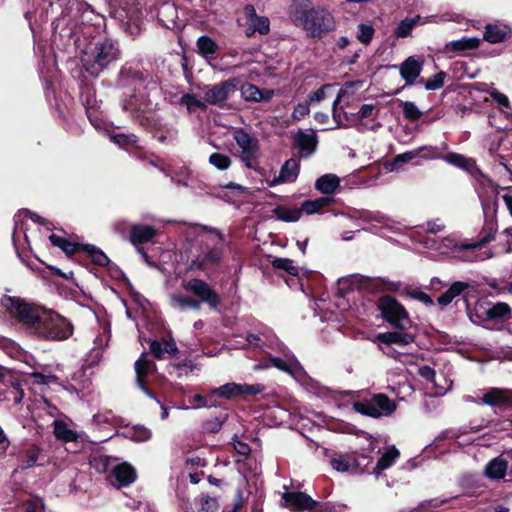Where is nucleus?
<instances>
[{
  "label": "nucleus",
  "instance_id": "obj_1",
  "mask_svg": "<svg viewBox=\"0 0 512 512\" xmlns=\"http://www.w3.org/2000/svg\"><path fill=\"white\" fill-rule=\"evenodd\" d=\"M290 18L312 38L321 39L336 28L332 12L325 6H312L309 0H294Z\"/></svg>",
  "mask_w": 512,
  "mask_h": 512
},
{
  "label": "nucleus",
  "instance_id": "obj_2",
  "mask_svg": "<svg viewBox=\"0 0 512 512\" xmlns=\"http://www.w3.org/2000/svg\"><path fill=\"white\" fill-rule=\"evenodd\" d=\"M494 233L495 229L493 224H491L489 231L485 232L477 241L460 242L453 237H427L424 241V245L427 249L434 250L440 255L448 256L456 260H482L484 257L476 254L475 250L488 243L493 238Z\"/></svg>",
  "mask_w": 512,
  "mask_h": 512
},
{
  "label": "nucleus",
  "instance_id": "obj_3",
  "mask_svg": "<svg viewBox=\"0 0 512 512\" xmlns=\"http://www.w3.org/2000/svg\"><path fill=\"white\" fill-rule=\"evenodd\" d=\"M0 305L10 318L22 324L31 335H34L45 307L9 295L1 298Z\"/></svg>",
  "mask_w": 512,
  "mask_h": 512
},
{
  "label": "nucleus",
  "instance_id": "obj_4",
  "mask_svg": "<svg viewBox=\"0 0 512 512\" xmlns=\"http://www.w3.org/2000/svg\"><path fill=\"white\" fill-rule=\"evenodd\" d=\"M121 51L117 41L110 38L97 40L89 51L85 52L82 62L87 72L99 75L110 64L120 58Z\"/></svg>",
  "mask_w": 512,
  "mask_h": 512
},
{
  "label": "nucleus",
  "instance_id": "obj_5",
  "mask_svg": "<svg viewBox=\"0 0 512 512\" xmlns=\"http://www.w3.org/2000/svg\"><path fill=\"white\" fill-rule=\"evenodd\" d=\"M184 288L199 297L200 300H195L185 295L174 294L171 296L173 307L199 310L201 302H206L211 308L215 309L220 304L219 295L203 280L191 279L184 283Z\"/></svg>",
  "mask_w": 512,
  "mask_h": 512
},
{
  "label": "nucleus",
  "instance_id": "obj_6",
  "mask_svg": "<svg viewBox=\"0 0 512 512\" xmlns=\"http://www.w3.org/2000/svg\"><path fill=\"white\" fill-rule=\"evenodd\" d=\"M73 334L72 324L63 316L45 308L33 336L48 341H62Z\"/></svg>",
  "mask_w": 512,
  "mask_h": 512
},
{
  "label": "nucleus",
  "instance_id": "obj_7",
  "mask_svg": "<svg viewBox=\"0 0 512 512\" xmlns=\"http://www.w3.org/2000/svg\"><path fill=\"white\" fill-rule=\"evenodd\" d=\"M376 440H368L367 448H363L361 452L354 451L349 454L335 453L330 457V465L338 472H367L368 467L372 464L373 458L366 454V451H373L376 448Z\"/></svg>",
  "mask_w": 512,
  "mask_h": 512
},
{
  "label": "nucleus",
  "instance_id": "obj_8",
  "mask_svg": "<svg viewBox=\"0 0 512 512\" xmlns=\"http://www.w3.org/2000/svg\"><path fill=\"white\" fill-rule=\"evenodd\" d=\"M233 139L240 148V160L245 167L257 170L259 167L260 145L256 137L250 135L242 128H236L233 131Z\"/></svg>",
  "mask_w": 512,
  "mask_h": 512
},
{
  "label": "nucleus",
  "instance_id": "obj_9",
  "mask_svg": "<svg viewBox=\"0 0 512 512\" xmlns=\"http://www.w3.org/2000/svg\"><path fill=\"white\" fill-rule=\"evenodd\" d=\"M354 410L373 418L390 416L396 410V403L385 394H376L366 401L355 402Z\"/></svg>",
  "mask_w": 512,
  "mask_h": 512
},
{
  "label": "nucleus",
  "instance_id": "obj_10",
  "mask_svg": "<svg viewBox=\"0 0 512 512\" xmlns=\"http://www.w3.org/2000/svg\"><path fill=\"white\" fill-rule=\"evenodd\" d=\"M378 309L383 318L396 328L404 329L409 324V317L404 307L393 297L383 296L379 299Z\"/></svg>",
  "mask_w": 512,
  "mask_h": 512
},
{
  "label": "nucleus",
  "instance_id": "obj_11",
  "mask_svg": "<svg viewBox=\"0 0 512 512\" xmlns=\"http://www.w3.org/2000/svg\"><path fill=\"white\" fill-rule=\"evenodd\" d=\"M483 475L493 481L512 482V452H504L491 459L485 465Z\"/></svg>",
  "mask_w": 512,
  "mask_h": 512
},
{
  "label": "nucleus",
  "instance_id": "obj_12",
  "mask_svg": "<svg viewBox=\"0 0 512 512\" xmlns=\"http://www.w3.org/2000/svg\"><path fill=\"white\" fill-rule=\"evenodd\" d=\"M356 217L368 224L363 230L375 234L381 233L383 230L394 231L397 228V223L393 219L378 211H358Z\"/></svg>",
  "mask_w": 512,
  "mask_h": 512
},
{
  "label": "nucleus",
  "instance_id": "obj_13",
  "mask_svg": "<svg viewBox=\"0 0 512 512\" xmlns=\"http://www.w3.org/2000/svg\"><path fill=\"white\" fill-rule=\"evenodd\" d=\"M238 86L236 78H230L221 83L214 85H207L203 88L204 102L210 105H218L226 101L231 93H233Z\"/></svg>",
  "mask_w": 512,
  "mask_h": 512
},
{
  "label": "nucleus",
  "instance_id": "obj_14",
  "mask_svg": "<svg viewBox=\"0 0 512 512\" xmlns=\"http://www.w3.org/2000/svg\"><path fill=\"white\" fill-rule=\"evenodd\" d=\"M263 390L264 386L260 384L249 385L232 382L213 389L212 394L226 399H233L244 395H256Z\"/></svg>",
  "mask_w": 512,
  "mask_h": 512
},
{
  "label": "nucleus",
  "instance_id": "obj_15",
  "mask_svg": "<svg viewBox=\"0 0 512 512\" xmlns=\"http://www.w3.org/2000/svg\"><path fill=\"white\" fill-rule=\"evenodd\" d=\"M244 14L247 20L246 35L248 37L258 33L260 35H267L270 32V21L266 16H259L253 5H246L244 7Z\"/></svg>",
  "mask_w": 512,
  "mask_h": 512
},
{
  "label": "nucleus",
  "instance_id": "obj_16",
  "mask_svg": "<svg viewBox=\"0 0 512 512\" xmlns=\"http://www.w3.org/2000/svg\"><path fill=\"white\" fill-rule=\"evenodd\" d=\"M284 490L285 491L282 493V499L284 501L283 506L286 508H290L294 511H304L312 510L317 505V502L306 493L288 491L286 486H284Z\"/></svg>",
  "mask_w": 512,
  "mask_h": 512
},
{
  "label": "nucleus",
  "instance_id": "obj_17",
  "mask_svg": "<svg viewBox=\"0 0 512 512\" xmlns=\"http://www.w3.org/2000/svg\"><path fill=\"white\" fill-rule=\"evenodd\" d=\"M136 480V471L128 463L116 462L111 474H108V482L116 487L121 488L130 485Z\"/></svg>",
  "mask_w": 512,
  "mask_h": 512
},
{
  "label": "nucleus",
  "instance_id": "obj_18",
  "mask_svg": "<svg viewBox=\"0 0 512 512\" xmlns=\"http://www.w3.org/2000/svg\"><path fill=\"white\" fill-rule=\"evenodd\" d=\"M211 241L214 246L210 248L205 254L197 257L192 262V267L197 269H203L209 264L218 263L223 255V238L220 233H216L211 237Z\"/></svg>",
  "mask_w": 512,
  "mask_h": 512
},
{
  "label": "nucleus",
  "instance_id": "obj_19",
  "mask_svg": "<svg viewBox=\"0 0 512 512\" xmlns=\"http://www.w3.org/2000/svg\"><path fill=\"white\" fill-rule=\"evenodd\" d=\"M477 403L498 408L512 407V391L503 388H490L484 392Z\"/></svg>",
  "mask_w": 512,
  "mask_h": 512
},
{
  "label": "nucleus",
  "instance_id": "obj_20",
  "mask_svg": "<svg viewBox=\"0 0 512 512\" xmlns=\"http://www.w3.org/2000/svg\"><path fill=\"white\" fill-rule=\"evenodd\" d=\"M156 234L157 230L149 225L134 224L130 227V241L145 260L148 256L141 245L151 241Z\"/></svg>",
  "mask_w": 512,
  "mask_h": 512
},
{
  "label": "nucleus",
  "instance_id": "obj_21",
  "mask_svg": "<svg viewBox=\"0 0 512 512\" xmlns=\"http://www.w3.org/2000/svg\"><path fill=\"white\" fill-rule=\"evenodd\" d=\"M18 468L27 470L44 464V455L40 446L31 444L24 448L18 455Z\"/></svg>",
  "mask_w": 512,
  "mask_h": 512
},
{
  "label": "nucleus",
  "instance_id": "obj_22",
  "mask_svg": "<svg viewBox=\"0 0 512 512\" xmlns=\"http://www.w3.org/2000/svg\"><path fill=\"white\" fill-rule=\"evenodd\" d=\"M156 371L155 363L147 358L146 353H142L135 362L136 381L139 388L149 397L154 398L153 394L145 387L146 378Z\"/></svg>",
  "mask_w": 512,
  "mask_h": 512
},
{
  "label": "nucleus",
  "instance_id": "obj_23",
  "mask_svg": "<svg viewBox=\"0 0 512 512\" xmlns=\"http://www.w3.org/2000/svg\"><path fill=\"white\" fill-rule=\"evenodd\" d=\"M299 162L295 158H290L282 165L279 175L268 182L270 187H275L282 183H292L299 175Z\"/></svg>",
  "mask_w": 512,
  "mask_h": 512
},
{
  "label": "nucleus",
  "instance_id": "obj_24",
  "mask_svg": "<svg viewBox=\"0 0 512 512\" xmlns=\"http://www.w3.org/2000/svg\"><path fill=\"white\" fill-rule=\"evenodd\" d=\"M271 366L277 369L287 372L289 374H295L301 370L299 361L288 349L282 351V356H272L269 358Z\"/></svg>",
  "mask_w": 512,
  "mask_h": 512
},
{
  "label": "nucleus",
  "instance_id": "obj_25",
  "mask_svg": "<svg viewBox=\"0 0 512 512\" xmlns=\"http://www.w3.org/2000/svg\"><path fill=\"white\" fill-rule=\"evenodd\" d=\"M294 142L299 148L302 157H309L317 147V136L314 131L299 130L295 135Z\"/></svg>",
  "mask_w": 512,
  "mask_h": 512
},
{
  "label": "nucleus",
  "instance_id": "obj_26",
  "mask_svg": "<svg viewBox=\"0 0 512 512\" xmlns=\"http://www.w3.org/2000/svg\"><path fill=\"white\" fill-rule=\"evenodd\" d=\"M423 63L414 56L408 57L400 66V75L407 85H413L422 71Z\"/></svg>",
  "mask_w": 512,
  "mask_h": 512
},
{
  "label": "nucleus",
  "instance_id": "obj_27",
  "mask_svg": "<svg viewBox=\"0 0 512 512\" xmlns=\"http://www.w3.org/2000/svg\"><path fill=\"white\" fill-rule=\"evenodd\" d=\"M240 91L243 99L249 102L269 101L274 96V90H260L256 85L251 83L243 84Z\"/></svg>",
  "mask_w": 512,
  "mask_h": 512
},
{
  "label": "nucleus",
  "instance_id": "obj_28",
  "mask_svg": "<svg viewBox=\"0 0 512 512\" xmlns=\"http://www.w3.org/2000/svg\"><path fill=\"white\" fill-rule=\"evenodd\" d=\"M510 33L511 30L507 25L496 22L486 25L483 38L489 43L496 44L503 42Z\"/></svg>",
  "mask_w": 512,
  "mask_h": 512
},
{
  "label": "nucleus",
  "instance_id": "obj_29",
  "mask_svg": "<svg viewBox=\"0 0 512 512\" xmlns=\"http://www.w3.org/2000/svg\"><path fill=\"white\" fill-rule=\"evenodd\" d=\"M509 313V306L501 302L492 305L488 304L486 306L483 304H479L476 307V314L484 315L488 320L503 319Z\"/></svg>",
  "mask_w": 512,
  "mask_h": 512
},
{
  "label": "nucleus",
  "instance_id": "obj_30",
  "mask_svg": "<svg viewBox=\"0 0 512 512\" xmlns=\"http://www.w3.org/2000/svg\"><path fill=\"white\" fill-rule=\"evenodd\" d=\"M77 11L83 24L100 28L104 24V17L97 13L91 5L85 2L78 3Z\"/></svg>",
  "mask_w": 512,
  "mask_h": 512
},
{
  "label": "nucleus",
  "instance_id": "obj_31",
  "mask_svg": "<svg viewBox=\"0 0 512 512\" xmlns=\"http://www.w3.org/2000/svg\"><path fill=\"white\" fill-rule=\"evenodd\" d=\"M377 340L386 345L406 346L414 342V336L407 332H386L378 334Z\"/></svg>",
  "mask_w": 512,
  "mask_h": 512
},
{
  "label": "nucleus",
  "instance_id": "obj_32",
  "mask_svg": "<svg viewBox=\"0 0 512 512\" xmlns=\"http://www.w3.org/2000/svg\"><path fill=\"white\" fill-rule=\"evenodd\" d=\"M399 456V450L395 446H390L379 458L372 472L376 476H379L381 472L390 468L397 461Z\"/></svg>",
  "mask_w": 512,
  "mask_h": 512
},
{
  "label": "nucleus",
  "instance_id": "obj_33",
  "mask_svg": "<svg viewBox=\"0 0 512 512\" xmlns=\"http://www.w3.org/2000/svg\"><path fill=\"white\" fill-rule=\"evenodd\" d=\"M422 151H427V153L424 154L425 158L436 159V158L440 157L438 149L436 147L422 146L416 150L408 151V152L397 155L394 159V162H395V164L407 163V162L411 161L412 159H414L416 156H418L419 153Z\"/></svg>",
  "mask_w": 512,
  "mask_h": 512
},
{
  "label": "nucleus",
  "instance_id": "obj_34",
  "mask_svg": "<svg viewBox=\"0 0 512 512\" xmlns=\"http://www.w3.org/2000/svg\"><path fill=\"white\" fill-rule=\"evenodd\" d=\"M340 185V178L335 174H325L315 182V188L322 194H333Z\"/></svg>",
  "mask_w": 512,
  "mask_h": 512
},
{
  "label": "nucleus",
  "instance_id": "obj_35",
  "mask_svg": "<svg viewBox=\"0 0 512 512\" xmlns=\"http://www.w3.org/2000/svg\"><path fill=\"white\" fill-rule=\"evenodd\" d=\"M469 287V284L463 281H456L438 297L437 303L441 306L449 305L457 296Z\"/></svg>",
  "mask_w": 512,
  "mask_h": 512
},
{
  "label": "nucleus",
  "instance_id": "obj_36",
  "mask_svg": "<svg viewBox=\"0 0 512 512\" xmlns=\"http://www.w3.org/2000/svg\"><path fill=\"white\" fill-rule=\"evenodd\" d=\"M481 40L477 37H462L458 40L450 41L446 44L447 51H466L474 50L480 46Z\"/></svg>",
  "mask_w": 512,
  "mask_h": 512
},
{
  "label": "nucleus",
  "instance_id": "obj_37",
  "mask_svg": "<svg viewBox=\"0 0 512 512\" xmlns=\"http://www.w3.org/2000/svg\"><path fill=\"white\" fill-rule=\"evenodd\" d=\"M117 460L118 459L107 455H98L91 459L90 464L99 473H104L106 475V480H108V474H111Z\"/></svg>",
  "mask_w": 512,
  "mask_h": 512
},
{
  "label": "nucleus",
  "instance_id": "obj_38",
  "mask_svg": "<svg viewBox=\"0 0 512 512\" xmlns=\"http://www.w3.org/2000/svg\"><path fill=\"white\" fill-rule=\"evenodd\" d=\"M332 198L320 197L315 200H306L301 204V213L305 212L308 215L318 213L321 209L329 206L332 203Z\"/></svg>",
  "mask_w": 512,
  "mask_h": 512
},
{
  "label": "nucleus",
  "instance_id": "obj_39",
  "mask_svg": "<svg viewBox=\"0 0 512 512\" xmlns=\"http://www.w3.org/2000/svg\"><path fill=\"white\" fill-rule=\"evenodd\" d=\"M195 503L199 512H217L220 508L218 499L208 494H200Z\"/></svg>",
  "mask_w": 512,
  "mask_h": 512
},
{
  "label": "nucleus",
  "instance_id": "obj_40",
  "mask_svg": "<svg viewBox=\"0 0 512 512\" xmlns=\"http://www.w3.org/2000/svg\"><path fill=\"white\" fill-rule=\"evenodd\" d=\"M274 216L281 221L296 222L301 217L300 208H289L287 206H277L273 210Z\"/></svg>",
  "mask_w": 512,
  "mask_h": 512
},
{
  "label": "nucleus",
  "instance_id": "obj_41",
  "mask_svg": "<svg viewBox=\"0 0 512 512\" xmlns=\"http://www.w3.org/2000/svg\"><path fill=\"white\" fill-rule=\"evenodd\" d=\"M182 102L180 106L186 108L189 114L194 113L197 109L202 111L207 109V105L204 101L198 99L194 94L184 93L181 96Z\"/></svg>",
  "mask_w": 512,
  "mask_h": 512
},
{
  "label": "nucleus",
  "instance_id": "obj_42",
  "mask_svg": "<svg viewBox=\"0 0 512 512\" xmlns=\"http://www.w3.org/2000/svg\"><path fill=\"white\" fill-rule=\"evenodd\" d=\"M49 240L54 246L59 247L66 255L74 254L79 247L78 244L72 243L68 241L66 238L58 236L56 234H51L49 236Z\"/></svg>",
  "mask_w": 512,
  "mask_h": 512
},
{
  "label": "nucleus",
  "instance_id": "obj_43",
  "mask_svg": "<svg viewBox=\"0 0 512 512\" xmlns=\"http://www.w3.org/2000/svg\"><path fill=\"white\" fill-rule=\"evenodd\" d=\"M125 437L135 442H145L151 438V431L144 426H133L124 433Z\"/></svg>",
  "mask_w": 512,
  "mask_h": 512
},
{
  "label": "nucleus",
  "instance_id": "obj_44",
  "mask_svg": "<svg viewBox=\"0 0 512 512\" xmlns=\"http://www.w3.org/2000/svg\"><path fill=\"white\" fill-rule=\"evenodd\" d=\"M419 17L416 18H406L402 20L398 26L396 27L394 34L397 38H405L409 36L413 30V28L418 23Z\"/></svg>",
  "mask_w": 512,
  "mask_h": 512
},
{
  "label": "nucleus",
  "instance_id": "obj_45",
  "mask_svg": "<svg viewBox=\"0 0 512 512\" xmlns=\"http://www.w3.org/2000/svg\"><path fill=\"white\" fill-rule=\"evenodd\" d=\"M446 77L447 74L444 71H440L426 80L421 79L420 82L426 90L435 91L443 87Z\"/></svg>",
  "mask_w": 512,
  "mask_h": 512
},
{
  "label": "nucleus",
  "instance_id": "obj_46",
  "mask_svg": "<svg viewBox=\"0 0 512 512\" xmlns=\"http://www.w3.org/2000/svg\"><path fill=\"white\" fill-rule=\"evenodd\" d=\"M84 250L88 254V256L91 258L93 263L99 265V266H106L109 263V258L105 255L103 251H101L99 248L93 246V245H85Z\"/></svg>",
  "mask_w": 512,
  "mask_h": 512
},
{
  "label": "nucleus",
  "instance_id": "obj_47",
  "mask_svg": "<svg viewBox=\"0 0 512 512\" xmlns=\"http://www.w3.org/2000/svg\"><path fill=\"white\" fill-rule=\"evenodd\" d=\"M208 162L220 171L228 170L232 164L231 158L221 153H212L208 158Z\"/></svg>",
  "mask_w": 512,
  "mask_h": 512
},
{
  "label": "nucleus",
  "instance_id": "obj_48",
  "mask_svg": "<svg viewBox=\"0 0 512 512\" xmlns=\"http://www.w3.org/2000/svg\"><path fill=\"white\" fill-rule=\"evenodd\" d=\"M108 341L109 336L107 334L99 335L94 339V347L92 348L89 356L92 358V363H97L100 360L102 356V349L107 345Z\"/></svg>",
  "mask_w": 512,
  "mask_h": 512
},
{
  "label": "nucleus",
  "instance_id": "obj_49",
  "mask_svg": "<svg viewBox=\"0 0 512 512\" xmlns=\"http://www.w3.org/2000/svg\"><path fill=\"white\" fill-rule=\"evenodd\" d=\"M489 95L498 104L501 112L507 116L512 114V107L510 106L509 99L505 94L494 89L489 91Z\"/></svg>",
  "mask_w": 512,
  "mask_h": 512
},
{
  "label": "nucleus",
  "instance_id": "obj_50",
  "mask_svg": "<svg viewBox=\"0 0 512 512\" xmlns=\"http://www.w3.org/2000/svg\"><path fill=\"white\" fill-rule=\"evenodd\" d=\"M54 434L56 438L64 441H73L76 438L75 433L59 420L54 421Z\"/></svg>",
  "mask_w": 512,
  "mask_h": 512
},
{
  "label": "nucleus",
  "instance_id": "obj_51",
  "mask_svg": "<svg viewBox=\"0 0 512 512\" xmlns=\"http://www.w3.org/2000/svg\"><path fill=\"white\" fill-rule=\"evenodd\" d=\"M272 265L274 268L284 270L292 276H297L299 273V268L294 265L293 260L288 258H276L272 261Z\"/></svg>",
  "mask_w": 512,
  "mask_h": 512
},
{
  "label": "nucleus",
  "instance_id": "obj_52",
  "mask_svg": "<svg viewBox=\"0 0 512 512\" xmlns=\"http://www.w3.org/2000/svg\"><path fill=\"white\" fill-rule=\"evenodd\" d=\"M400 106L402 107V111L406 119L410 121H417L421 118L422 112L419 110V108L416 106L414 102H401Z\"/></svg>",
  "mask_w": 512,
  "mask_h": 512
},
{
  "label": "nucleus",
  "instance_id": "obj_53",
  "mask_svg": "<svg viewBox=\"0 0 512 512\" xmlns=\"http://www.w3.org/2000/svg\"><path fill=\"white\" fill-rule=\"evenodd\" d=\"M197 47L199 52L204 56L214 54L217 49L216 43L208 36H201L197 40Z\"/></svg>",
  "mask_w": 512,
  "mask_h": 512
},
{
  "label": "nucleus",
  "instance_id": "obj_54",
  "mask_svg": "<svg viewBox=\"0 0 512 512\" xmlns=\"http://www.w3.org/2000/svg\"><path fill=\"white\" fill-rule=\"evenodd\" d=\"M122 28L131 36H136L141 32L140 21L134 16H129L127 21H122Z\"/></svg>",
  "mask_w": 512,
  "mask_h": 512
},
{
  "label": "nucleus",
  "instance_id": "obj_55",
  "mask_svg": "<svg viewBox=\"0 0 512 512\" xmlns=\"http://www.w3.org/2000/svg\"><path fill=\"white\" fill-rule=\"evenodd\" d=\"M374 35V28L371 25L360 24L358 26L357 39L364 45H368Z\"/></svg>",
  "mask_w": 512,
  "mask_h": 512
},
{
  "label": "nucleus",
  "instance_id": "obj_56",
  "mask_svg": "<svg viewBox=\"0 0 512 512\" xmlns=\"http://www.w3.org/2000/svg\"><path fill=\"white\" fill-rule=\"evenodd\" d=\"M93 422L98 426L105 424L113 425L116 422V417L111 410H105L95 414L93 416Z\"/></svg>",
  "mask_w": 512,
  "mask_h": 512
},
{
  "label": "nucleus",
  "instance_id": "obj_57",
  "mask_svg": "<svg viewBox=\"0 0 512 512\" xmlns=\"http://www.w3.org/2000/svg\"><path fill=\"white\" fill-rule=\"evenodd\" d=\"M444 159L447 163L463 169H468L471 164L469 159L457 153H449Z\"/></svg>",
  "mask_w": 512,
  "mask_h": 512
},
{
  "label": "nucleus",
  "instance_id": "obj_58",
  "mask_svg": "<svg viewBox=\"0 0 512 512\" xmlns=\"http://www.w3.org/2000/svg\"><path fill=\"white\" fill-rule=\"evenodd\" d=\"M31 377L34 378V382L37 384L49 385L57 384L59 379L52 374H43L40 372H32Z\"/></svg>",
  "mask_w": 512,
  "mask_h": 512
},
{
  "label": "nucleus",
  "instance_id": "obj_59",
  "mask_svg": "<svg viewBox=\"0 0 512 512\" xmlns=\"http://www.w3.org/2000/svg\"><path fill=\"white\" fill-rule=\"evenodd\" d=\"M0 383L10 385L13 388L19 386V382L13 378L11 371L2 365H0Z\"/></svg>",
  "mask_w": 512,
  "mask_h": 512
},
{
  "label": "nucleus",
  "instance_id": "obj_60",
  "mask_svg": "<svg viewBox=\"0 0 512 512\" xmlns=\"http://www.w3.org/2000/svg\"><path fill=\"white\" fill-rule=\"evenodd\" d=\"M24 512H45L43 500L34 498L26 501L24 504Z\"/></svg>",
  "mask_w": 512,
  "mask_h": 512
},
{
  "label": "nucleus",
  "instance_id": "obj_61",
  "mask_svg": "<svg viewBox=\"0 0 512 512\" xmlns=\"http://www.w3.org/2000/svg\"><path fill=\"white\" fill-rule=\"evenodd\" d=\"M344 94H345V90L344 89H340V91L338 92V95H337V97L334 100L333 105H332V115H333V118L337 122L338 125L342 124V118H341L342 109L338 108V104L340 103V100L344 96Z\"/></svg>",
  "mask_w": 512,
  "mask_h": 512
},
{
  "label": "nucleus",
  "instance_id": "obj_62",
  "mask_svg": "<svg viewBox=\"0 0 512 512\" xmlns=\"http://www.w3.org/2000/svg\"><path fill=\"white\" fill-rule=\"evenodd\" d=\"M332 87H333V85H331V84H326V85L321 86L318 90H316L315 92H313L309 95L308 102L309 103L320 102L321 100H323L326 97V91L331 89Z\"/></svg>",
  "mask_w": 512,
  "mask_h": 512
},
{
  "label": "nucleus",
  "instance_id": "obj_63",
  "mask_svg": "<svg viewBox=\"0 0 512 512\" xmlns=\"http://www.w3.org/2000/svg\"><path fill=\"white\" fill-rule=\"evenodd\" d=\"M309 104V102L299 103L292 112L293 119L301 120L308 115L310 112Z\"/></svg>",
  "mask_w": 512,
  "mask_h": 512
},
{
  "label": "nucleus",
  "instance_id": "obj_64",
  "mask_svg": "<svg viewBox=\"0 0 512 512\" xmlns=\"http://www.w3.org/2000/svg\"><path fill=\"white\" fill-rule=\"evenodd\" d=\"M233 446L236 452L240 455L247 456L250 453V447L247 443L241 441L237 435H234L232 438Z\"/></svg>",
  "mask_w": 512,
  "mask_h": 512
}]
</instances>
